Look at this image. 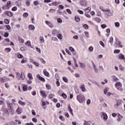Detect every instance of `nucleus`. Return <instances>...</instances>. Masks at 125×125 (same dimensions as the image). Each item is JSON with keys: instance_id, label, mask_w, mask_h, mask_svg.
I'll return each instance as SVG.
<instances>
[{"instance_id": "1", "label": "nucleus", "mask_w": 125, "mask_h": 125, "mask_svg": "<svg viewBox=\"0 0 125 125\" xmlns=\"http://www.w3.org/2000/svg\"><path fill=\"white\" fill-rule=\"evenodd\" d=\"M77 99L80 103H83L85 101L84 96L83 94H79L77 95Z\"/></svg>"}, {"instance_id": "2", "label": "nucleus", "mask_w": 125, "mask_h": 125, "mask_svg": "<svg viewBox=\"0 0 125 125\" xmlns=\"http://www.w3.org/2000/svg\"><path fill=\"white\" fill-rule=\"evenodd\" d=\"M7 104L10 109H13L14 106H15V103H11L9 101L7 102Z\"/></svg>"}, {"instance_id": "3", "label": "nucleus", "mask_w": 125, "mask_h": 125, "mask_svg": "<svg viewBox=\"0 0 125 125\" xmlns=\"http://www.w3.org/2000/svg\"><path fill=\"white\" fill-rule=\"evenodd\" d=\"M104 13L107 15V16H113V13H112V12H111V10L108 9V10H105V11H104Z\"/></svg>"}, {"instance_id": "4", "label": "nucleus", "mask_w": 125, "mask_h": 125, "mask_svg": "<svg viewBox=\"0 0 125 125\" xmlns=\"http://www.w3.org/2000/svg\"><path fill=\"white\" fill-rule=\"evenodd\" d=\"M4 14L9 16V17H12L13 16V13L10 11H5Z\"/></svg>"}, {"instance_id": "5", "label": "nucleus", "mask_w": 125, "mask_h": 125, "mask_svg": "<svg viewBox=\"0 0 125 125\" xmlns=\"http://www.w3.org/2000/svg\"><path fill=\"white\" fill-rule=\"evenodd\" d=\"M102 118L104 119V120H108V116L107 114L105 112H102Z\"/></svg>"}, {"instance_id": "6", "label": "nucleus", "mask_w": 125, "mask_h": 125, "mask_svg": "<svg viewBox=\"0 0 125 125\" xmlns=\"http://www.w3.org/2000/svg\"><path fill=\"white\" fill-rule=\"evenodd\" d=\"M92 63L93 64V70H94L95 73H98V69L96 67L95 63H94L93 62H92Z\"/></svg>"}, {"instance_id": "7", "label": "nucleus", "mask_w": 125, "mask_h": 125, "mask_svg": "<svg viewBox=\"0 0 125 125\" xmlns=\"http://www.w3.org/2000/svg\"><path fill=\"white\" fill-rule=\"evenodd\" d=\"M37 78L38 79H39V80L42 81V82H45V80L44 79V78H43L42 77H41V76L40 75V74L37 75Z\"/></svg>"}, {"instance_id": "8", "label": "nucleus", "mask_w": 125, "mask_h": 125, "mask_svg": "<svg viewBox=\"0 0 125 125\" xmlns=\"http://www.w3.org/2000/svg\"><path fill=\"white\" fill-rule=\"evenodd\" d=\"M80 88L83 92H85V91H86V89L85 88V85H84V84L81 85Z\"/></svg>"}, {"instance_id": "9", "label": "nucleus", "mask_w": 125, "mask_h": 125, "mask_svg": "<svg viewBox=\"0 0 125 125\" xmlns=\"http://www.w3.org/2000/svg\"><path fill=\"white\" fill-rule=\"evenodd\" d=\"M115 86L116 88H118V87H122V86H123V84H122V83H121V82H117L115 84Z\"/></svg>"}, {"instance_id": "10", "label": "nucleus", "mask_w": 125, "mask_h": 125, "mask_svg": "<svg viewBox=\"0 0 125 125\" xmlns=\"http://www.w3.org/2000/svg\"><path fill=\"white\" fill-rule=\"evenodd\" d=\"M68 111L71 114L72 116H74V114L73 113V110L71 108V106L69 105L68 107Z\"/></svg>"}, {"instance_id": "11", "label": "nucleus", "mask_w": 125, "mask_h": 125, "mask_svg": "<svg viewBox=\"0 0 125 125\" xmlns=\"http://www.w3.org/2000/svg\"><path fill=\"white\" fill-rule=\"evenodd\" d=\"M94 20L96 21V22H97V23H100V22H101V19L99 18H95Z\"/></svg>"}, {"instance_id": "12", "label": "nucleus", "mask_w": 125, "mask_h": 125, "mask_svg": "<svg viewBox=\"0 0 125 125\" xmlns=\"http://www.w3.org/2000/svg\"><path fill=\"white\" fill-rule=\"evenodd\" d=\"M16 78L18 80H20L21 78V75L19 72H16Z\"/></svg>"}, {"instance_id": "13", "label": "nucleus", "mask_w": 125, "mask_h": 125, "mask_svg": "<svg viewBox=\"0 0 125 125\" xmlns=\"http://www.w3.org/2000/svg\"><path fill=\"white\" fill-rule=\"evenodd\" d=\"M90 10H91V8L90 7L86 8L84 9L85 12H86L87 13H89V12H90Z\"/></svg>"}, {"instance_id": "14", "label": "nucleus", "mask_w": 125, "mask_h": 125, "mask_svg": "<svg viewBox=\"0 0 125 125\" xmlns=\"http://www.w3.org/2000/svg\"><path fill=\"white\" fill-rule=\"evenodd\" d=\"M16 112H17V114L20 115V114H21V113H22V109L19 107L17 109Z\"/></svg>"}, {"instance_id": "15", "label": "nucleus", "mask_w": 125, "mask_h": 125, "mask_svg": "<svg viewBox=\"0 0 125 125\" xmlns=\"http://www.w3.org/2000/svg\"><path fill=\"white\" fill-rule=\"evenodd\" d=\"M3 112L6 115H7V116H9V112H8V109H7V108L4 109Z\"/></svg>"}, {"instance_id": "16", "label": "nucleus", "mask_w": 125, "mask_h": 125, "mask_svg": "<svg viewBox=\"0 0 125 125\" xmlns=\"http://www.w3.org/2000/svg\"><path fill=\"white\" fill-rule=\"evenodd\" d=\"M19 42H21V43H24V42H25L24 40L20 37H19Z\"/></svg>"}, {"instance_id": "17", "label": "nucleus", "mask_w": 125, "mask_h": 125, "mask_svg": "<svg viewBox=\"0 0 125 125\" xmlns=\"http://www.w3.org/2000/svg\"><path fill=\"white\" fill-rule=\"evenodd\" d=\"M19 104H20V105H21V106H25V105H26V103L19 101Z\"/></svg>"}, {"instance_id": "18", "label": "nucleus", "mask_w": 125, "mask_h": 125, "mask_svg": "<svg viewBox=\"0 0 125 125\" xmlns=\"http://www.w3.org/2000/svg\"><path fill=\"white\" fill-rule=\"evenodd\" d=\"M58 4H60V2L55 1L52 3V5H55V6L58 5Z\"/></svg>"}, {"instance_id": "19", "label": "nucleus", "mask_w": 125, "mask_h": 125, "mask_svg": "<svg viewBox=\"0 0 125 125\" xmlns=\"http://www.w3.org/2000/svg\"><path fill=\"white\" fill-rule=\"evenodd\" d=\"M115 41H116V42H115L114 45H115V46H116V47H117V46H118V45H118L119 44V42H120V41H119V39H118L117 38H116Z\"/></svg>"}, {"instance_id": "20", "label": "nucleus", "mask_w": 125, "mask_h": 125, "mask_svg": "<svg viewBox=\"0 0 125 125\" xmlns=\"http://www.w3.org/2000/svg\"><path fill=\"white\" fill-rule=\"evenodd\" d=\"M75 19L76 22H80V21L81 20V19H80V17H79V16H76Z\"/></svg>"}, {"instance_id": "21", "label": "nucleus", "mask_w": 125, "mask_h": 125, "mask_svg": "<svg viewBox=\"0 0 125 125\" xmlns=\"http://www.w3.org/2000/svg\"><path fill=\"white\" fill-rule=\"evenodd\" d=\"M113 42H114V38H113V37H110L109 40V42H110L112 45L113 43Z\"/></svg>"}, {"instance_id": "22", "label": "nucleus", "mask_w": 125, "mask_h": 125, "mask_svg": "<svg viewBox=\"0 0 125 125\" xmlns=\"http://www.w3.org/2000/svg\"><path fill=\"white\" fill-rule=\"evenodd\" d=\"M32 63L35 65V66H36V67H39L40 66V64L37 62H35L34 61H32Z\"/></svg>"}, {"instance_id": "23", "label": "nucleus", "mask_w": 125, "mask_h": 125, "mask_svg": "<svg viewBox=\"0 0 125 125\" xmlns=\"http://www.w3.org/2000/svg\"><path fill=\"white\" fill-rule=\"evenodd\" d=\"M79 64H80L81 68H85V63H83V62H79Z\"/></svg>"}, {"instance_id": "24", "label": "nucleus", "mask_w": 125, "mask_h": 125, "mask_svg": "<svg viewBox=\"0 0 125 125\" xmlns=\"http://www.w3.org/2000/svg\"><path fill=\"white\" fill-rule=\"evenodd\" d=\"M81 5H82V6H84V5H86V2H85V1H81L80 2Z\"/></svg>"}, {"instance_id": "25", "label": "nucleus", "mask_w": 125, "mask_h": 125, "mask_svg": "<svg viewBox=\"0 0 125 125\" xmlns=\"http://www.w3.org/2000/svg\"><path fill=\"white\" fill-rule=\"evenodd\" d=\"M123 103V100H119L117 101V105H119L120 106V105Z\"/></svg>"}, {"instance_id": "26", "label": "nucleus", "mask_w": 125, "mask_h": 125, "mask_svg": "<svg viewBox=\"0 0 125 125\" xmlns=\"http://www.w3.org/2000/svg\"><path fill=\"white\" fill-rule=\"evenodd\" d=\"M41 94H42V97H46V94H45V92H44L43 91H41Z\"/></svg>"}, {"instance_id": "27", "label": "nucleus", "mask_w": 125, "mask_h": 125, "mask_svg": "<svg viewBox=\"0 0 125 125\" xmlns=\"http://www.w3.org/2000/svg\"><path fill=\"white\" fill-rule=\"evenodd\" d=\"M43 73L44 74L45 76H46L47 77H48L49 76V73L47 71H46V70L44 69L43 70Z\"/></svg>"}, {"instance_id": "28", "label": "nucleus", "mask_w": 125, "mask_h": 125, "mask_svg": "<svg viewBox=\"0 0 125 125\" xmlns=\"http://www.w3.org/2000/svg\"><path fill=\"white\" fill-rule=\"evenodd\" d=\"M108 90H109V88L108 87H105V88L104 89V94H107V92H108Z\"/></svg>"}, {"instance_id": "29", "label": "nucleus", "mask_w": 125, "mask_h": 125, "mask_svg": "<svg viewBox=\"0 0 125 125\" xmlns=\"http://www.w3.org/2000/svg\"><path fill=\"white\" fill-rule=\"evenodd\" d=\"M21 80L25 79V75L24 74V73H23V72L21 73Z\"/></svg>"}, {"instance_id": "30", "label": "nucleus", "mask_w": 125, "mask_h": 125, "mask_svg": "<svg viewBox=\"0 0 125 125\" xmlns=\"http://www.w3.org/2000/svg\"><path fill=\"white\" fill-rule=\"evenodd\" d=\"M118 118L119 119H117L118 122H121V120L123 119V116L118 114Z\"/></svg>"}, {"instance_id": "31", "label": "nucleus", "mask_w": 125, "mask_h": 125, "mask_svg": "<svg viewBox=\"0 0 125 125\" xmlns=\"http://www.w3.org/2000/svg\"><path fill=\"white\" fill-rule=\"evenodd\" d=\"M57 37L59 40H62V39H63V36H62V34H58Z\"/></svg>"}, {"instance_id": "32", "label": "nucleus", "mask_w": 125, "mask_h": 125, "mask_svg": "<svg viewBox=\"0 0 125 125\" xmlns=\"http://www.w3.org/2000/svg\"><path fill=\"white\" fill-rule=\"evenodd\" d=\"M40 41L41 42H44V39H43V37L41 36L40 37Z\"/></svg>"}, {"instance_id": "33", "label": "nucleus", "mask_w": 125, "mask_h": 125, "mask_svg": "<svg viewBox=\"0 0 125 125\" xmlns=\"http://www.w3.org/2000/svg\"><path fill=\"white\" fill-rule=\"evenodd\" d=\"M25 44L26 45H28V46H31V42H30V41H28L25 43Z\"/></svg>"}, {"instance_id": "34", "label": "nucleus", "mask_w": 125, "mask_h": 125, "mask_svg": "<svg viewBox=\"0 0 125 125\" xmlns=\"http://www.w3.org/2000/svg\"><path fill=\"white\" fill-rule=\"evenodd\" d=\"M84 34L86 38H89V34L88 32L85 31L84 32Z\"/></svg>"}, {"instance_id": "35", "label": "nucleus", "mask_w": 125, "mask_h": 125, "mask_svg": "<svg viewBox=\"0 0 125 125\" xmlns=\"http://www.w3.org/2000/svg\"><path fill=\"white\" fill-rule=\"evenodd\" d=\"M62 80L64 82V83H68V78H67V77H63Z\"/></svg>"}, {"instance_id": "36", "label": "nucleus", "mask_w": 125, "mask_h": 125, "mask_svg": "<svg viewBox=\"0 0 125 125\" xmlns=\"http://www.w3.org/2000/svg\"><path fill=\"white\" fill-rule=\"evenodd\" d=\"M5 50L6 52H10V51H11V48H6L5 49Z\"/></svg>"}, {"instance_id": "37", "label": "nucleus", "mask_w": 125, "mask_h": 125, "mask_svg": "<svg viewBox=\"0 0 125 125\" xmlns=\"http://www.w3.org/2000/svg\"><path fill=\"white\" fill-rule=\"evenodd\" d=\"M61 96H62L63 98H64V99H66V98H67V95H66V94L65 93H62L61 95Z\"/></svg>"}, {"instance_id": "38", "label": "nucleus", "mask_w": 125, "mask_h": 125, "mask_svg": "<svg viewBox=\"0 0 125 125\" xmlns=\"http://www.w3.org/2000/svg\"><path fill=\"white\" fill-rule=\"evenodd\" d=\"M83 28H84L85 30H88L89 29L88 25H87L86 24H84Z\"/></svg>"}, {"instance_id": "39", "label": "nucleus", "mask_w": 125, "mask_h": 125, "mask_svg": "<svg viewBox=\"0 0 125 125\" xmlns=\"http://www.w3.org/2000/svg\"><path fill=\"white\" fill-rule=\"evenodd\" d=\"M100 44L103 46V47H105V43L102 41H100Z\"/></svg>"}, {"instance_id": "40", "label": "nucleus", "mask_w": 125, "mask_h": 125, "mask_svg": "<svg viewBox=\"0 0 125 125\" xmlns=\"http://www.w3.org/2000/svg\"><path fill=\"white\" fill-rule=\"evenodd\" d=\"M10 114H11V115H13V114H14V110H13V109L10 108Z\"/></svg>"}, {"instance_id": "41", "label": "nucleus", "mask_w": 125, "mask_h": 125, "mask_svg": "<svg viewBox=\"0 0 125 125\" xmlns=\"http://www.w3.org/2000/svg\"><path fill=\"white\" fill-rule=\"evenodd\" d=\"M27 89H28V87L26 85L23 86L22 87V89L23 91H26V90H27Z\"/></svg>"}, {"instance_id": "42", "label": "nucleus", "mask_w": 125, "mask_h": 125, "mask_svg": "<svg viewBox=\"0 0 125 125\" xmlns=\"http://www.w3.org/2000/svg\"><path fill=\"white\" fill-rule=\"evenodd\" d=\"M52 41H54V42H58V39L56 37H53L52 38Z\"/></svg>"}, {"instance_id": "43", "label": "nucleus", "mask_w": 125, "mask_h": 125, "mask_svg": "<svg viewBox=\"0 0 125 125\" xmlns=\"http://www.w3.org/2000/svg\"><path fill=\"white\" fill-rule=\"evenodd\" d=\"M57 22H58V23H62V19L59 18L57 19Z\"/></svg>"}, {"instance_id": "44", "label": "nucleus", "mask_w": 125, "mask_h": 125, "mask_svg": "<svg viewBox=\"0 0 125 125\" xmlns=\"http://www.w3.org/2000/svg\"><path fill=\"white\" fill-rule=\"evenodd\" d=\"M27 77L28 79H32V74L31 73H29L27 75Z\"/></svg>"}, {"instance_id": "45", "label": "nucleus", "mask_w": 125, "mask_h": 125, "mask_svg": "<svg viewBox=\"0 0 125 125\" xmlns=\"http://www.w3.org/2000/svg\"><path fill=\"white\" fill-rule=\"evenodd\" d=\"M32 79H29V80H27V83L28 84H30V83H32Z\"/></svg>"}, {"instance_id": "46", "label": "nucleus", "mask_w": 125, "mask_h": 125, "mask_svg": "<svg viewBox=\"0 0 125 125\" xmlns=\"http://www.w3.org/2000/svg\"><path fill=\"white\" fill-rule=\"evenodd\" d=\"M115 26L117 27H120V23H119V22H115Z\"/></svg>"}, {"instance_id": "47", "label": "nucleus", "mask_w": 125, "mask_h": 125, "mask_svg": "<svg viewBox=\"0 0 125 125\" xmlns=\"http://www.w3.org/2000/svg\"><path fill=\"white\" fill-rule=\"evenodd\" d=\"M4 23H5V24H9V20H7V19H5L4 20Z\"/></svg>"}, {"instance_id": "48", "label": "nucleus", "mask_w": 125, "mask_h": 125, "mask_svg": "<svg viewBox=\"0 0 125 125\" xmlns=\"http://www.w3.org/2000/svg\"><path fill=\"white\" fill-rule=\"evenodd\" d=\"M69 49L71 52H75V49L73 47H70Z\"/></svg>"}, {"instance_id": "49", "label": "nucleus", "mask_w": 125, "mask_h": 125, "mask_svg": "<svg viewBox=\"0 0 125 125\" xmlns=\"http://www.w3.org/2000/svg\"><path fill=\"white\" fill-rule=\"evenodd\" d=\"M119 57H120V58H121V59H125V56H124V55H123V54H120Z\"/></svg>"}, {"instance_id": "50", "label": "nucleus", "mask_w": 125, "mask_h": 125, "mask_svg": "<svg viewBox=\"0 0 125 125\" xmlns=\"http://www.w3.org/2000/svg\"><path fill=\"white\" fill-rule=\"evenodd\" d=\"M46 87L47 88V89H51V86H50V85L49 84H47L46 85Z\"/></svg>"}, {"instance_id": "51", "label": "nucleus", "mask_w": 125, "mask_h": 125, "mask_svg": "<svg viewBox=\"0 0 125 125\" xmlns=\"http://www.w3.org/2000/svg\"><path fill=\"white\" fill-rule=\"evenodd\" d=\"M49 12H50V13H54V12H55V10L53 9H51L49 10Z\"/></svg>"}, {"instance_id": "52", "label": "nucleus", "mask_w": 125, "mask_h": 125, "mask_svg": "<svg viewBox=\"0 0 125 125\" xmlns=\"http://www.w3.org/2000/svg\"><path fill=\"white\" fill-rule=\"evenodd\" d=\"M65 51H66V52H67L69 54V55H71V52H70V51L69 50V49L66 48L65 49Z\"/></svg>"}, {"instance_id": "53", "label": "nucleus", "mask_w": 125, "mask_h": 125, "mask_svg": "<svg viewBox=\"0 0 125 125\" xmlns=\"http://www.w3.org/2000/svg\"><path fill=\"white\" fill-rule=\"evenodd\" d=\"M32 121L34 122V123H37L38 122V119H37L36 118H33L32 119Z\"/></svg>"}, {"instance_id": "54", "label": "nucleus", "mask_w": 125, "mask_h": 125, "mask_svg": "<svg viewBox=\"0 0 125 125\" xmlns=\"http://www.w3.org/2000/svg\"><path fill=\"white\" fill-rule=\"evenodd\" d=\"M59 118L62 120V121H65V118H64V117L62 116H61L59 117Z\"/></svg>"}, {"instance_id": "55", "label": "nucleus", "mask_w": 125, "mask_h": 125, "mask_svg": "<svg viewBox=\"0 0 125 125\" xmlns=\"http://www.w3.org/2000/svg\"><path fill=\"white\" fill-rule=\"evenodd\" d=\"M89 50L91 52H92L93 51V47L90 46L89 47Z\"/></svg>"}, {"instance_id": "56", "label": "nucleus", "mask_w": 125, "mask_h": 125, "mask_svg": "<svg viewBox=\"0 0 125 125\" xmlns=\"http://www.w3.org/2000/svg\"><path fill=\"white\" fill-rule=\"evenodd\" d=\"M21 51H25L26 50V48H25V47H21Z\"/></svg>"}, {"instance_id": "57", "label": "nucleus", "mask_w": 125, "mask_h": 125, "mask_svg": "<svg viewBox=\"0 0 125 125\" xmlns=\"http://www.w3.org/2000/svg\"><path fill=\"white\" fill-rule=\"evenodd\" d=\"M54 97V94H50L49 96V98H50V99H52Z\"/></svg>"}, {"instance_id": "58", "label": "nucleus", "mask_w": 125, "mask_h": 125, "mask_svg": "<svg viewBox=\"0 0 125 125\" xmlns=\"http://www.w3.org/2000/svg\"><path fill=\"white\" fill-rule=\"evenodd\" d=\"M28 15H29V14H28V13H24L23 15V16L25 17V18L28 17Z\"/></svg>"}, {"instance_id": "59", "label": "nucleus", "mask_w": 125, "mask_h": 125, "mask_svg": "<svg viewBox=\"0 0 125 125\" xmlns=\"http://www.w3.org/2000/svg\"><path fill=\"white\" fill-rule=\"evenodd\" d=\"M12 11H16L17 10V7L15 6L12 9Z\"/></svg>"}, {"instance_id": "60", "label": "nucleus", "mask_w": 125, "mask_h": 125, "mask_svg": "<svg viewBox=\"0 0 125 125\" xmlns=\"http://www.w3.org/2000/svg\"><path fill=\"white\" fill-rule=\"evenodd\" d=\"M78 13H80V14H83V11L80 10H78Z\"/></svg>"}, {"instance_id": "61", "label": "nucleus", "mask_w": 125, "mask_h": 125, "mask_svg": "<svg viewBox=\"0 0 125 125\" xmlns=\"http://www.w3.org/2000/svg\"><path fill=\"white\" fill-rule=\"evenodd\" d=\"M25 4H26V5L27 6H29V5H30V2L29 0H26V1L25 2Z\"/></svg>"}, {"instance_id": "62", "label": "nucleus", "mask_w": 125, "mask_h": 125, "mask_svg": "<svg viewBox=\"0 0 125 125\" xmlns=\"http://www.w3.org/2000/svg\"><path fill=\"white\" fill-rule=\"evenodd\" d=\"M34 5H38L39 4V1L38 0L35 1L34 2Z\"/></svg>"}, {"instance_id": "63", "label": "nucleus", "mask_w": 125, "mask_h": 125, "mask_svg": "<svg viewBox=\"0 0 125 125\" xmlns=\"http://www.w3.org/2000/svg\"><path fill=\"white\" fill-rule=\"evenodd\" d=\"M100 102H101L102 103H103V102H104V98H100Z\"/></svg>"}, {"instance_id": "64", "label": "nucleus", "mask_w": 125, "mask_h": 125, "mask_svg": "<svg viewBox=\"0 0 125 125\" xmlns=\"http://www.w3.org/2000/svg\"><path fill=\"white\" fill-rule=\"evenodd\" d=\"M11 125H17V123L14 122V121H12L11 122Z\"/></svg>"}]
</instances>
